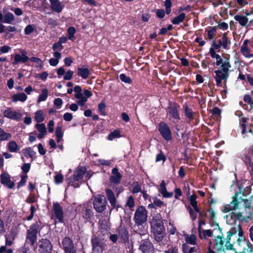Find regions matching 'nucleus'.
<instances>
[{"label": "nucleus", "mask_w": 253, "mask_h": 253, "mask_svg": "<svg viewBox=\"0 0 253 253\" xmlns=\"http://www.w3.org/2000/svg\"><path fill=\"white\" fill-rule=\"evenodd\" d=\"M230 67L231 65L229 61L227 59L221 65L220 69L214 71L216 75L215 80L217 86L220 85L222 80L226 81L227 79L229 76V71Z\"/></svg>", "instance_id": "obj_4"}, {"label": "nucleus", "mask_w": 253, "mask_h": 253, "mask_svg": "<svg viewBox=\"0 0 253 253\" xmlns=\"http://www.w3.org/2000/svg\"><path fill=\"white\" fill-rule=\"evenodd\" d=\"M30 249L29 247L24 246L18 251L17 253H30Z\"/></svg>", "instance_id": "obj_64"}, {"label": "nucleus", "mask_w": 253, "mask_h": 253, "mask_svg": "<svg viewBox=\"0 0 253 253\" xmlns=\"http://www.w3.org/2000/svg\"><path fill=\"white\" fill-rule=\"evenodd\" d=\"M216 32V28L215 27H212L211 29L208 31V38L210 40L213 39V36Z\"/></svg>", "instance_id": "obj_54"}, {"label": "nucleus", "mask_w": 253, "mask_h": 253, "mask_svg": "<svg viewBox=\"0 0 253 253\" xmlns=\"http://www.w3.org/2000/svg\"><path fill=\"white\" fill-rule=\"evenodd\" d=\"M36 127L39 131L40 133L38 135L39 139L42 138L46 133V128L44 124H37Z\"/></svg>", "instance_id": "obj_27"}, {"label": "nucleus", "mask_w": 253, "mask_h": 253, "mask_svg": "<svg viewBox=\"0 0 253 253\" xmlns=\"http://www.w3.org/2000/svg\"><path fill=\"white\" fill-rule=\"evenodd\" d=\"M241 51L242 53L247 57L253 56V54L250 53V50L247 45H246V41H244L243 44L241 47Z\"/></svg>", "instance_id": "obj_37"}, {"label": "nucleus", "mask_w": 253, "mask_h": 253, "mask_svg": "<svg viewBox=\"0 0 253 253\" xmlns=\"http://www.w3.org/2000/svg\"><path fill=\"white\" fill-rule=\"evenodd\" d=\"M16 234L13 231L11 230L9 233L5 235V244L8 246H11L13 244Z\"/></svg>", "instance_id": "obj_26"}, {"label": "nucleus", "mask_w": 253, "mask_h": 253, "mask_svg": "<svg viewBox=\"0 0 253 253\" xmlns=\"http://www.w3.org/2000/svg\"><path fill=\"white\" fill-rule=\"evenodd\" d=\"M3 114L4 117L16 121L20 120L22 117V114L21 113L14 110L10 107H8L4 110Z\"/></svg>", "instance_id": "obj_15"}, {"label": "nucleus", "mask_w": 253, "mask_h": 253, "mask_svg": "<svg viewBox=\"0 0 253 253\" xmlns=\"http://www.w3.org/2000/svg\"><path fill=\"white\" fill-rule=\"evenodd\" d=\"M185 18V14L184 13H181L179 15L175 17L172 20V23L174 25H178L182 22Z\"/></svg>", "instance_id": "obj_40"}, {"label": "nucleus", "mask_w": 253, "mask_h": 253, "mask_svg": "<svg viewBox=\"0 0 253 253\" xmlns=\"http://www.w3.org/2000/svg\"><path fill=\"white\" fill-rule=\"evenodd\" d=\"M106 195L111 206L113 208H117V200L114 192L110 189H107L105 190Z\"/></svg>", "instance_id": "obj_23"}, {"label": "nucleus", "mask_w": 253, "mask_h": 253, "mask_svg": "<svg viewBox=\"0 0 253 253\" xmlns=\"http://www.w3.org/2000/svg\"><path fill=\"white\" fill-rule=\"evenodd\" d=\"M197 196L193 194L190 196V201L191 205L193 207L194 211L196 212H200V210L197 207V202L196 201Z\"/></svg>", "instance_id": "obj_36"}, {"label": "nucleus", "mask_w": 253, "mask_h": 253, "mask_svg": "<svg viewBox=\"0 0 253 253\" xmlns=\"http://www.w3.org/2000/svg\"><path fill=\"white\" fill-rule=\"evenodd\" d=\"M86 168L84 167H78L74 171L73 177L67 178L66 180L69 185L75 187H79V184L76 182L81 180L85 174Z\"/></svg>", "instance_id": "obj_6"}, {"label": "nucleus", "mask_w": 253, "mask_h": 253, "mask_svg": "<svg viewBox=\"0 0 253 253\" xmlns=\"http://www.w3.org/2000/svg\"><path fill=\"white\" fill-rule=\"evenodd\" d=\"M244 197L243 193L236 192L230 204L224 207V212L235 211L226 215L227 223L233 224L236 220L249 222L253 219V210L251 207L253 205V196H251L249 199H244Z\"/></svg>", "instance_id": "obj_1"}, {"label": "nucleus", "mask_w": 253, "mask_h": 253, "mask_svg": "<svg viewBox=\"0 0 253 253\" xmlns=\"http://www.w3.org/2000/svg\"><path fill=\"white\" fill-rule=\"evenodd\" d=\"M218 227V229L220 232V234L214 237V249L216 250L217 253H225L224 251L225 245H224V239L223 234L221 232V229L219 227L218 224H216Z\"/></svg>", "instance_id": "obj_10"}, {"label": "nucleus", "mask_w": 253, "mask_h": 253, "mask_svg": "<svg viewBox=\"0 0 253 253\" xmlns=\"http://www.w3.org/2000/svg\"><path fill=\"white\" fill-rule=\"evenodd\" d=\"M91 244L93 253H102L105 250L106 241L101 238L92 236Z\"/></svg>", "instance_id": "obj_8"}, {"label": "nucleus", "mask_w": 253, "mask_h": 253, "mask_svg": "<svg viewBox=\"0 0 253 253\" xmlns=\"http://www.w3.org/2000/svg\"><path fill=\"white\" fill-rule=\"evenodd\" d=\"M62 247L65 253H77L76 248L69 237H65L62 242Z\"/></svg>", "instance_id": "obj_13"}, {"label": "nucleus", "mask_w": 253, "mask_h": 253, "mask_svg": "<svg viewBox=\"0 0 253 253\" xmlns=\"http://www.w3.org/2000/svg\"><path fill=\"white\" fill-rule=\"evenodd\" d=\"M212 235V232L211 230H206L203 231V235L202 233L199 232V237L201 239L204 238L205 240H208L207 237H211Z\"/></svg>", "instance_id": "obj_47"}, {"label": "nucleus", "mask_w": 253, "mask_h": 253, "mask_svg": "<svg viewBox=\"0 0 253 253\" xmlns=\"http://www.w3.org/2000/svg\"><path fill=\"white\" fill-rule=\"evenodd\" d=\"M24 156L27 157L33 158L36 155V152L31 148H26L23 149Z\"/></svg>", "instance_id": "obj_39"}, {"label": "nucleus", "mask_w": 253, "mask_h": 253, "mask_svg": "<svg viewBox=\"0 0 253 253\" xmlns=\"http://www.w3.org/2000/svg\"><path fill=\"white\" fill-rule=\"evenodd\" d=\"M120 131L119 130H115L108 135V138L109 140H112L116 138L120 137Z\"/></svg>", "instance_id": "obj_46"}, {"label": "nucleus", "mask_w": 253, "mask_h": 253, "mask_svg": "<svg viewBox=\"0 0 253 253\" xmlns=\"http://www.w3.org/2000/svg\"><path fill=\"white\" fill-rule=\"evenodd\" d=\"M118 236L121 241L123 243L128 242V233L126 229L123 226H120L118 230Z\"/></svg>", "instance_id": "obj_22"}, {"label": "nucleus", "mask_w": 253, "mask_h": 253, "mask_svg": "<svg viewBox=\"0 0 253 253\" xmlns=\"http://www.w3.org/2000/svg\"><path fill=\"white\" fill-rule=\"evenodd\" d=\"M164 205V203L157 198H153L152 203L148 205V207L149 209H156L157 207L161 208Z\"/></svg>", "instance_id": "obj_32"}, {"label": "nucleus", "mask_w": 253, "mask_h": 253, "mask_svg": "<svg viewBox=\"0 0 253 253\" xmlns=\"http://www.w3.org/2000/svg\"><path fill=\"white\" fill-rule=\"evenodd\" d=\"M238 231L239 237H244V232L242 230V227L240 225H237L236 226L232 227L229 231L227 232V237L226 238V250H232L233 245L235 244V242L232 240V238L235 237L237 238L236 233Z\"/></svg>", "instance_id": "obj_3"}, {"label": "nucleus", "mask_w": 253, "mask_h": 253, "mask_svg": "<svg viewBox=\"0 0 253 253\" xmlns=\"http://www.w3.org/2000/svg\"><path fill=\"white\" fill-rule=\"evenodd\" d=\"M166 160V158L165 156L162 151H160V152L156 156V161L160 162L161 161H163V162H165Z\"/></svg>", "instance_id": "obj_56"}, {"label": "nucleus", "mask_w": 253, "mask_h": 253, "mask_svg": "<svg viewBox=\"0 0 253 253\" xmlns=\"http://www.w3.org/2000/svg\"><path fill=\"white\" fill-rule=\"evenodd\" d=\"M112 173L113 175L110 177V182L115 184H119L120 182L122 175L119 172L118 169L116 168L113 169Z\"/></svg>", "instance_id": "obj_24"}, {"label": "nucleus", "mask_w": 253, "mask_h": 253, "mask_svg": "<svg viewBox=\"0 0 253 253\" xmlns=\"http://www.w3.org/2000/svg\"><path fill=\"white\" fill-rule=\"evenodd\" d=\"M77 74L79 76L81 77L83 79H86L90 75V72L87 68H78L77 70Z\"/></svg>", "instance_id": "obj_29"}, {"label": "nucleus", "mask_w": 253, "mask_h": 253, "mask_svg": "<svg viewBox=\"0 0 253 253\" xmlns=\"http://www.w3.org/2000/svg\"><path fill=\"white\" fill-rule=\"evenodd\" d=\"M52 49L54 51H57V50H61L63 49V46L60 42H55L53 44Z\"/></svg>", "instance_id": "obj_58"}, {"label": "nucleus", "mask_w": 253, "mask_h": 253, "mask_svg": "<svg viewBox=\"0 0 253 253\" xmlns=\"http://www.w3.org/2000/svg\"><path fill=\"white\" fill-rule=\"evenodd\" d=\"M31 165L29 163H25L22 166L21 169L23 172L25 173H27L30 170Z\"/></svg>", "instance_id": "obj_61"}, {"label": "nucleus", "mask_w": 253, "mask_h": 253, "mask_svg": "<svg viewBox=\"0 0 253 253\" xmlns=\"http://www.w3.org/2000/svg\"><path fill=\"white\" fill-rule=\"evenodd\" d=\"M98 110L101 113V114L103 115H105L106 112H105V107L106 105L104 103H100L98 104Z\"/></svg>", "instance_id": "obj_55"}, {"label": "nucleus", "mask_w": 253, "mask_h": 253, "mask_svg": "<svg viewBox=\"0 0 253 253\" xmlns=\"http://www.w3.org/2000/svg\"><path fill=\"white\" fill-rule=\"evenodd\" d=\"M7 149L9 152L13 153L17 152L19 149V147L15 141L12 140L8 142Z\"/></svg>", "instance_id": "obj_33"}, {"label": "nucleus", "mask_w": 253, "mask_h": 253, "mask_svg": "<svg viewBox=\"0 0 253 253\" xmlns=\"http://www.w3.org/2000/svg\"><path fill=\"white\" fill-rule=\"evenodd\" d=\"M52 212L55 219H57L59 222H63V211L61 206L58 203H53Z\"/></svg>", "instance_id": "obj_17"}, {"label": "nucleus", "mask_w": 253, "mask_h": 253, "mask_svg": "<svg viewBox=\"0 0 253 253\" xmlns=\"http://www.w3.org/2000/svg\"><path fill=\"white\" fill-rule=\"evenodd\" d=\"M42 224L40 221H38L30 227L27 232L26 242L28 243L34 245L37 239V234L42 228Z\"/></svg>", "instance_id": "obj_5"}, {"label": "nucleus", "mask_w": 253, "mask_h": 253, "mask_svg": "<svg viewBox=\"0 0 253 253\" xmlns=\"http://www.w3.org/2000/svg\"><path fill=\"white\" fill-rule=\"evenodd\" d=\"M139 249L143 253H153L154 247L152 243L148 240H142Z\"/></svg>", "instance_id": "obj_18"}, {"label": "nucleus", "mask_w": 253, "mask_h": 253, "mask_svg": "<svg viewBox=\"0 0 253 253\" xmlns=\"http://www.w3.org/2000/svg\"><path fill=\"white\" fill-rule=\"evenodd\" d=\"M107 201L104 195H98L94 198L93 206L95 210L101 213L106 210Z\"/></svg>", "instance_id": "obj_9"}, {"label": "nucleus", "mask_w": 253, "mask_h": 253, "mask_svg": "<svg viewBox=\"0 0 253 253\" xmlns=\"http://www.w3.org/2000/svg\"><path fill=\"white\" fill-rule=\"evenodd\" d=\"M27 99V95L24 93H19L13 94L12 96V100L14 102L17 101L24 102Z\"/></svg>", "instance_id": "obj_31"}, {"label": "nucleus", "mask_w": 253, "mask_h": 253, "mask_svg": "<svg viewBox=\"0 0 253 253\" xmlns=\"http://www.w3.org/2000/svg\"><path fill=\"white\" fill-rule=\"evenodd\" d=\"M132 193H137L139 192H141L140 186L137 182H133L132 184Z\"/></svg>", "instance_id": "obj_50"}, {"label": "nucleus", "mask_w": 253, "mask_h": 253, "mask_svg": "<svg viewBox=\"0 0 253 253\" xmlns=\"http://www.w3.org/2000/svg\"><path fill=\"white\" fill-rule=\"evenodd\" d=\"M14 20V15L9 12H6L3 16V22L11 24Z\"/></svg>", "instance_id": "obj_34"}, {"label": "nucleus", "mask_w": 253, "mask_h": 253, "mask_svg": "<svg viewBox=\"0 0 253 253\" xmlns=\"http://www.w3.org/2000/svg\"><path fill=\"white\" fill-rule=\"evenodd\" d=\"M0 182L2 184L9 189H12L15 186L14 182L10 179L9 174L5 172L2 173L0 175Z\"/></svg>", "instance_id": "obj_19"}, {"label": "nucleus", "mask_w": 253, "mask_h": 253, "mask_svg": "<svg viewBox=\"0 0 253 253\" xmlns=\"http://www.w3.org/2000/svg\"><path fill=\"white\" fill-rule=\"evenodd\" d=\"M11 138V134L6 132L3 129L0 127V140L5 141Z\"/></svg>", "instance_id": "obj_38"}, {"label": "nucleus", "mask_w": 253, "mask_h": 253, "mask_svg": "<svg viewBox=\"0 0 253 253\" xmlns=\"http://www.w3.org/2000/svg\"><path fill=\"white\" fill-rule=\"evenodd\" d=\"M39 252L40 253H51L52 246L49 240L42 239L39 242Z\"/></svg>", "instance_id": "obj_14"}, {"label": "nucleus", "mask_w": 253, "mask_h": 253, "mask_svg": "<svg viewBox=\"0 0 253 253\" xmlns=\"http://www.w3.org/2000/svg\"><path fill=\"white\" fill-rule=\"evenodd\" d=\"M74 72L72 71H68L64 76V79L65 80H70L72 78Z\"/></svg>", "instance_id": "obj_63"}, {"label": "nucleus", "mask_w": 253, "mask_h": 253, "mask_svg": "<svg viewBox=\"0 0 253 253\" xmlns=\"http://www.w3.org/2000/svg\"><path fill=\"white\" fill-rule=\"evenodd\" d=\"M120 79L122 82L125 83L130 84L131 82V79L129 77L126 76L124 74H121L120 75Z\"/></svg>", "instance_id": "obj_52"}, {"label": "nucleus", "mask_w": 253, "mask_h": 253, "mask_svg": "<svg viewBox=\"0 0 253 253\" xmlns=\"http://www.w3.org/2000/svg\"><path fill=\"white\" fill-rule=\"evenodd\" d=\"M246 16L240 15H236L234 16V19L238 21L239 24L244 27L250 26V24L253 22V13L246 12Z\"/></svg>", "instance_id": "obj_12"}, {"label": "nucleus", "mask_w": 253, "mask_h": 253, "mask_svg": "<svg viewBox=\"0 0 253 253\" xmlns=\"http://www.w3.org/2000/svg\"><path fill=\"white\" fill-rule=\"evenodd\" d=\"M63 179V177L61 174H57L54 176L55 182L56 184L62 183Z\"/></svg>", "instance_id": "obj_62"}, {"label": "nucleus", "mask_w": 253, "mask_h": 253, "mask_svg": "<svg viewBox=\"0 0 253 253\" xmlns=\"http://www.w3.org/2000/svg\"><path fill=\"white\" fill-rule=\"evenodd\" d=\"M214 47H211L210 49V52L211 54V55L212 58H215L216 59V65L217 66L220 65L221 64H223L224 62H223V60L222 58L220 57V56L219 54H217L216 53L215 51H214Z\"/></svg>", "instance_id": "obj_28"}, {"label": "nucleus", "mask_w": 253, "mask_h": 253, "mask_svg": "<svg viewBox=\"0 0 253 253\" xmlns=\"http://www.w3.org/2000/svg\"><path fill=\"white\" fill-rule=\"evenodd\" d=\"M48 95V90L46 88H43L42 90V93L39 95L38 102L43 101L46 100Z\"/></svg>", "instance_id": "obj_43"}, {"label": "nucleus", "mask_w": 253, "mask_h": 253, "mask_svg": "<svg viewBox=\"0 0 253 253\" xmlns=\"http://www.w3.org/2000/svg\"><path fill=\"white\" fill-rule=\"evenodd\" d=\"M134 220L137 225H142L147 220V211L143 206L139 207L136 210Z\"/></svg>", "instance_id": "obj_7"}, {"label": "nucleus", "mask_w": 253, "mask_h": 253, "mask_svg": "<svg viewBox=\"0 0 253 253\" xmlns=\"http://www.w3.org/2000/svg\"><path fill=\"white\" fill-rule=\"evenodd\" d=\"M92 215V212L91 210L88 209H85L83 211V216L84 218L88 219L91 218Z\"/></svg>", "instance_id": "obj_48"}, {"label": "nucleus", "mask_w": 253, "mask_h": 253, "mask_svg": "<svg viewBox=\"0 0 253 253\" xmlns=\"http://www.w3.org/2000/svg\"><path fill=\"white\" fill-rule=\"evenodd\" d=\"M165 253H179L178 248L176 246H171L167 250L165 251Z\"/></svg>", "instance_id": "obj_53"}, {"label": "nucleus", "mask_w": 253, "mask_h": 253, "mask_svg": "<svg viewBox=\"0 0 253 253\" xmlns=\"http://www.w3.org/2000/svg\"><path fill=\"white\" fill-rule=\"evenodd\" d=\"M151 227L155 240L157 242L162 241L166 234L163 219L160 213L154 215L151 222Z\"/></svg>", "instance_id": "obj_2"}, {"label": "nucleus", "mask_w": 253, "mask_h": 253, "mask_svg": "<svg viewBox=\"0 0 253 253\" xmlns=\"http://www.w3.org/2000/svg\"><path fill=\"white\" fill-rule=\"evenodd\" d=\"M184 113L187 118L190 120L194 118L193 113L192 109L189 108L187 105L184 107Z\"/></svg>", "instance_id": "obj_44"}, {"label": "nucleus", "mask_w": 253, "mask_h": 253, "mask_svg": "<svg viewBox=\"0 0 253 253\" xmlns=\"http://www.w3.org/2000/svg\"><path fill=\"white\" fill-rule=\"evenodd\" d=\"M245 246L246 247H243L242 253H253V245L249 241H247Z\"/></svg>", "instance_id": "obj_41"}, {"label": "nucleus", "mask_w": 253, "mask_h": 253, "mask_svg": "<svg viewBox=\"0 0 253 253\" xmlns=\"http://www.w3.org/2000/svg\"><path fill=\"white\" fill-rule=\"evenodd\" d=\"M186 244H190L191 245H195L196 242V237L195 235L192 234L190 236H187L185 238Z\"/></svg>", "instance_id": "obj_45"}, {"label": "nucleus", "mask_w": 253, "mask_h": 253, "mask_svg": "<svg viewBox=\"0 0 253 253\" xmlns=\"http://www.w3.org/2000/svg\"><path fill=\"white\" fill-rule=\"evenodd\" d=\"M188 209L189 210V212L192 220L193 221L195 220L197 218V213L198 212H196L195 211H193V210L190 207H189Z\"/></svg>", "instance_id": "obj_59"}, {"label": "nucleus", "mask_w": 253, "mask_h": 253, "mask_svg": "<svg viewBox=\"0 0 253 253\" xmlns=\"http://www.w3.org/2000/svg\"><path fill=\"white\" fill-rule=\"evenodd\" d=\"M179 107L177 104L171 103L168 108V113L174 119H180L178 113Z\"/></svg>", "instance_id": "obj_20"}, {"label": "nucleus", "mask_w": 253, "mask_h": 253, "mask_svg": "<svg viewBox=\"0 0 253 253\" xmlns=\"http://www.w3.org/2000/svg\"><path fill=\"white\" fill-rule=\"evenodd\" d=\"M126 206L129 207L130 210L134 207V200L132 196L128 197L126 203Z\"/></svg>", "instance_id": "obj_49"}, {"label": "nucleus", "mask_w": 253, "mask_h": 253, "mask_svg": "<svg viewBox=\"0 0 253 253\" xmlns=\"http://www.w3.org/2000/svg\"><path fill=\"white\" fill-rule=\"evenodd\" d=\"M29 60V57L26 55L22 54L20 55L19 54H15L14 56V61L13 63V64H17L19 62L25 63Z\"/></svg>", "instance_id": "obj_30"}, {"label": "nucleus", "mask_w": 253, "mask_h": 253, "mask_svg": "<svg viewBox=\"0 0 253 253\" xmlns=\"http://www.w3.org/2000/svg\"><path fill=\"white\" fill-rule=\"evenodd\" d=\"M183 253H198V246L191 247L187 244H183L182 246Z\"/></svg>", "instance_id": "obj_25"}, {"label": "nucleus", "mask_w": 253, "mask_h": 253, "mask_svg": "<svg viewBox=\"0 0 253 253\" xmlns=\"http://www.w3.org/2000/svg\"><path fill=\"white\" fill-rule=\"evenodd\" d=\"M75 33H76V29L74 27H69L68 29V34L69 35L68 39L70 40H72L74 38V34Z\"/></svg>", "instance_id": "obj_51"}, {"label": "nucleus", "mask_w": 253, "mask_h": 253, "mask_svg": "<svg viewBox=\"0 0 253 253\" xmlns=\"http://www.w3.org/2000/svg\"><path fill=\"white\" fill-rule=\"evenodd\" d=\"M34 118H35V120H36V121L38 123H41V122H42L44 119V118L43 116L42 111L41 110L37 111L35 113V115Z\"/></svg>", "instance_id": "obj_42"}, {"label": "nucleus", "mask_w": 253, "mask_h": 253, "mask_svg": "<svg viewBox=\"0 0 253 253\" xmlns=\"http://www.w3.org/2000/svg\"><path fill=\"white\" fill-rule=\"evenodd\" d=\"M217 42L216 43L214 41L212 42V46L215 49H219L220 47L225 49H228L230 48L231 42L227 37L226 33L223 34L222 38L218 40Z\"/></svg>", "instance_id": "obj_11"}, {"label": "nucleus", "mask_w": 253, "mask_h": 253, "mask_svg": "<svg viewBox=\"0 0 253 253\" xmlns=\"http://www.w3.org/2000/svg\"><path fill=\"white\" fill-rule=\"evenodd\" d=\"M159 130L164 139L169 141L171 139L169 127L165 123L161 122L159 125Z\"/></svg>", "instance_id": "obj_16"}, {"label": "nucleus", "mask_w": 253, "mask_h": 253, "mask_svg": "<svg viewBox=\"0 0 253 253\" xmlns=\"http://www.w3.org/2000/svg\"><path fill=\"white\" fill-rule=\"evenodd\" d=\"M75 97L78 99L77 103L81 106H84L87 101V98L84 96L83 94H75Z\"/></svg>", "instance_id": "obj_35"}, {"label": "nucleus", "mask_w": 253, "mask_h": 253, "mask_svg": "<svg viewBox=\"0 0 253 253\" xmlns=\"http://www.w3.org/2000/svg\"><path fill=\"white\" fill-rule=\"evenodd\" d=\"M247 241H246L245 237H238L237 240V243L239 246L243 247L245 245Z\"/></svg>", "instance_id": "obj_57"}, {"label": "nucleus", "mask_w": 253, "mask_h": 253, "mask_svg": "<svg viewBox=\"0 0 253 253\" xmlns=\"http://www.w3.org/2000/svg\"><path fill=\"white\" fill-rule=\"evenodd\" d=\"M55 134L56 137H63L62 127L61 126H57L55 129Z\"/></svg>", "instance_id": "obj_60"}, {"label": "nucleus", "mask_w": 253, "mask_h": 253, "mask_svg": "<svg viewBox=\"0 0 253 253\" xmlns=\"http://www.w3.org/2000/svg\"><path fill=\"white\" fill-rule=\"evenodd\" d=\"M49 1L50 2V7L52 11L58 13L62 11L64 5L59 0H49Z\"/></svg>", "instance_id": "obj_21"}]
</instances>
